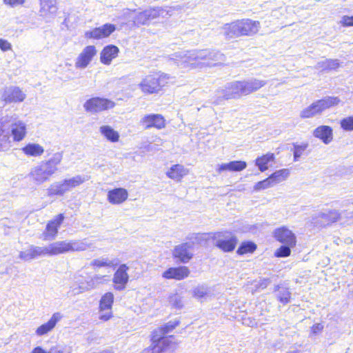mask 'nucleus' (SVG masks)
I'll use <instances>...</instances> for the list:
<instances>
[{
	"label": "nucleus",
	"mask_w": 353,
	"mask_h": 353,
	"mask_svg": "<svg viewBox=\"0 0 353 353\" xmlns=\"http://www.w3.org/2000/svg\"><path fill=\"white\" fill-rule=\"evenodd\" d=\"M172 59L180 68L189 70L215 66L224 61L225 57L219 52L203 49L177 52Z\"/></svg>",
	"instance_id": "obj_1"
},
{
	"label": "nucleus",
	"mask_w": 353,
	"mask_h": 353,
	"mask_svg": "<svg viewBox=\"0 0 353 353\" xmlns=\"http://www.w3.org/2000/svg\"><path fill=\"white\" fill-rule=\"evenodd\" d=\"M63 157L62 152H57L48 160L40 161L31 168L28 175L29 180L36 185H41L48 181L58 172Z\"/></svg>",
	"instance_id": "obj_2"
},
{
	"label": "nucleus",
	"mask_w": 353,
	"mask_h": 353,
	"mask_svg": "<svg viewBox=\"0 0 353 353\" xmlns=\"http://www.w3.org/2000/svg\"><path fill=\"white\" fill-rule=\"evenodd\" d=\"M261 28L260 22L250 19L236 20L225 23L222 27L223 33L228 38L239 37H251L256 34Z\"/></svg>",
	"instance_id": "obj_3"
},
{
	"label": "nucleus",
	"mask_w": 353,
	"mask_h": 353,
	"mask_svg": "<svg viewBox=\"0 0 353 353\" xmlns=\"http://www.w3.org/2000/svg\"><path fill=\"white\" fill-rule=\"evenodd\" d=\"M88 180V176L78 174L60 181L54 182L47 189V194L48 196H63L65 194L80 186Z\"/></svg>",
	"instance_id": "obj_4"
},
{
	"label": "nucleus",
	"mask_w": 353,
	"mask_h": 353,
	"mask_svg": "<svg viewBox=\"0 0 353 353\" xmlns=\"http://www.w3.org/2000/svg\"><path fill=\"white\" fill-rule=\"evenodd\" d=\"M169 79L170 77L168 74L155 72L145 76L139 84V87L144 93H157L168 83Z\"/></svg>",
	"instance_id": "obj_5"
},
{
	"label": "nucleus",
	"mask_w": 353,
	"mask_h": 353,
	"mask_svg": "<svg viewBox=\"0 0 353 353\" xmlns=\"http://www.w3.org/2000/svg\"><path fill=\"white\" fill-rule=\"evenodd\" d=\"M338 97H327L313 102L307 108L303 109L300 112V117L309 119L321 114L325 110L330 108L339 103Z\"/></svg>",
	"instance_id": "obj_6"
},
{
	"label": "nucleus",
	"mask_w": 353,
	"mask_h": 353,
	"mask_svg": "<svg viewBox=\"0 0 353 353\" xmlns=\"http://www.w3.org/2000/svg\"><path fill=\"white\" fill-rule=\"evenodd\" d=\"M164 12L161 8H152L142 12L136 13L135 10H125L123 16L126 19H132L135 26L148 25L150 21L159 18Z\"/></svg>",
	"instance_id": "obj_7"
},
{
	"label": "nucleus",
	"mask_w": 353,
	"mask_h": 353,
	"mask_svg": "<svg viewBox=\"0 0 353 353\" xmlns=\"http://www.w3.org/2000/svg\"><path fill=\"white\" fill-rule=\"evenodd\" d=\"M55 245V242L43 247L30 245L19 252V257L24 261H30L39 257L57 255Z\"/></svg>",
	"instance_id": "obj_8"
},
{
	"label": "nucleus",
	"mask_w": 353,
	"mask_h": 353,
	"mask_svg": "<svg viewBox=\"0 0 353 353\" xmlns=\"http://www.w3.org/2000/svg\"><path fill=\"white\" fill-rule=\"evenodd\" d=\"M55 244L57 255L67 252L85 251L94 248L93 243L88 239L56 241Z\"/></svg>",
	"instance_id": "obj_9"
},
{
	"label": "nucleus",
	"mask_w": 353,
	"mask_h": 353,
	"mask_svg": "<svg viewBox=\"0 0 353 353\" xmlns=\"http://www.w3.org/2000/svg\"><path fill=\"white\" fill-rule=\"evenodd\" d=\"M218 98L213 102L219 105L221 99L225 100L238 99L244 96L241 81H234L226 83L223 88L217 90Z\"/></svg>",
	"instance_id": "obj_10"
},
{
	"label": "nucleus",
	"mask_w": 353,
	"mask_h": 353,
	"mask_svg": "<svg viewBox=\"0 0 353 353\" xmlns=\"http://www.w3.org/2000/svg\"><path fill=\"white\" fill-rule=\"evenodd\" d=\"M212 239L214 241V245L224 252H232L238 242L236 236L228 230L213 233Z\"/></svg>",
	"instance_id": "obj_11"
},
{
	"label": "nucleus",
	"mask_w": 353,
	"mask_h": 353,
	"mask_svg": "<svg viewBox=\"0 0 353 353\" xmlns=\"http://www.w3.org/2000/svg\"><path fill=\"white\" fill-rule=\"evenodd\" d=\"M114 101L105 98L93 97L87 100L83 108L85 111L91 113H97L114 108Z\"/></svg>",
	"instance_id": "obj_12"
},
{
	"label": "nucleus",
	"mask_w": 353,
	"mask_h": 353,
	"mask_svg": "<svg viewBox=\"0 0 353 353\" xmlns=\"http://www.w3.org/2000/svg\"><path fill=\"white\" fill-rule=\"evenodd\" d=\"M97 54V50L94 46H85L75 59V68L80 70L85 69Z\"/></svg>",
	"instance_id": "obj_13"
},
{
	"label": "nucleus",
	"mask_w": 353,
	"mask_h": 353,
	"mask_svg": "<svg viewBox=\"0 0 353 353\" xmlns=\"http://www.w3.org/2000/svg\"><path fill=\"white\" fill-rule=\"evenodd\" d=\"M172 254L174 258L183 263H188L193 257L192 243H183L176 245L173 250Z\"/></svg>",
	"instance_id": "obj_14"
},
{
	"label": "nucleus",
	"mask_w": 353,
	"mask_h": 353,
	"mask_svg": "<svg viewBox=\"0 0 353 353\" xmlns=\"http://www.w3.org/2000/svg\"><path fill=\"white\" fill-rule=\"evenodd\" d=\"M26 97V94L17 86L6 88L1 95V99L7 103L22 102Z\"/></svg>",
	"instance_id": "obj_15"
},
{
	"label": "nucleus",
	"mask_w": 353,
	"mask_h": 353,
	"mask_svg": "<svg viewBox=\"0 0 353 353\" xmlns=\"http://www.w3.org/2000/svg\"><path fill=\"white\" fill-rule=\"evenodd\" d=\"M128 270L129 268L125 264H122L114 272L112 281L115 290L121 291L125 288L129 281Z\"/></svg>",
	"instance_id": "obj_16"
},
{
	"label": "nucleus",
	"mask_w": 353,
	"mask_h": 353,
	"mask_svg": "<svg viewBox=\"0 0 353 353\" xmlns=\"http://www.w3.org/2000/svg\"><path fill=\"white\" fill-rule=\"evenodd\" d=\"M64 220L63 214H59L54 216V218L50 221L46 227V230L43 234V240L50 241L56 238L58 230Z\"/></svg>",
	"instance_id": "obj_17"
},
{
	"label": "nucleus",
	"mask_w": 353,
	"mask_h": 353,
	"mask_svg": "<svg viewBox=\"0 0 353 353\" xmlns=\"http://www.w3.org/2000/svg\"><path fill=\"white\" fill-rule=\"evenodd\" d=\"M152 344L144 349L141 353H161L170 344V340L168 337H163L155 334L152 335Z\"/></svg>",
	"instance_id": "obj_18"
},
{
	"label": "nucleus",
	"mask_w": 353,
	"mask_h": 353,
	"mask_svg": "<svg viewBox=\"0 0 353 353\" xmlns=\"http://www.w3.org/2000/svg\"><path fill=\"white\" fill-rule=\"evenodd\" d=\"M115 26L110 23H105L103 26L95 28L85 32L86 39H101L109 37L114 30Z\"/></svg>",
	"instance_id": "obj_19"
},
{
	"label": "nucleus",
	"mask_w": 353,
	"mask_h": 353,
	"mask_svg": "<svg viewBox=\"0 0 353 353\" xmlns=\"http://www.w3.org/2000/svg\"><path fill=\"white\" fill-rule=\"evenodd\" d=\"M105 281V276L94 275L86 280L85 282H83L77 278L76 282L79 285V292H83L98 288L100 285L103 284Z\"/></svg>",
	"instance_id": "obj_20"
},
{
	"label": "nucleus",
	"mask_w": 353,
	"mask_h": 353,
	"mask_svg": "<svg viewBox=\"0 0 353 353\" xmlns=\"http://www.w3.org/2000/svg\"><path fill=\"white\" fill-rule=\"evenodd\" d=\"M140 123L145 126V129L155 128L162 129L165 126L164 117L159 114H147L142 117Z\"/></svg>",
	"instance_id": "obj_21"
},
{
	"label": "nucleus",
	"mask_w": 353,
	"mask_h": 353,
	"mask_svg": "<svg viewBox=\"0 0 353 353\" xmlns=\"http://www.w3.org/2000/svg\"><path fill=\"white\" fill-rule=\"evenodd\" d=\"M274 234L275 239L279 242L290 246H295L296 236L288 228L285 227L277 228L274 230Z\"/></svg>",
	"instance_id": "obj_22"
},
{
	"label": "nucleus",
	"mask_w": 353,
	"mask_h": 353,
	"mask_svg": "<svg viewBox=\"0 0 353 353\" xmlns=\"http://www.w3.org/2000/svg\"><path fill=\"white\" fill-rule=\"evenodd\" d=\"M128 192L123 188H117L108 192L107 200L112 205H120L127 201Z\"/></svg>",
	"instance_id": "obj_23"
},
{
	"label": "nucleus",
	"mask_w": 353,
	"mask_h": 353,
	"mask_svg": "<svg viewBox=\"0 0 353 353\" xmlns=\"http://www.w3.org/2000/svg\"><path fill=\"white\" fill-rule=\"evenodd\" d=\"M63 316L60 312L54 313L48 322L38 327L35 330L37 336H42L52 332L57 323L62 319Z\"/></svg>",
	"instance_id": "obj_24"
},
{
	"label": "nucleus",
	"mask_w": 353,
	"mask_h": 353,
	"mask_svg": "<svg viewBox=\"0 0 353 353\" xmlns=\"http://www.w3.org/2000/svg\"><path fill=\"white\" fill-rule=\"evenodd\" d=\"M190 274V270L186 266L177 268H170L162 274L163 278L165 279L182 280L187 278Z\"/></svg>",
	"instance_id": "obj_25"
},
{
	"label": "nucleus",
	"mask_w": 353,
	"mask_h": 353,
	"mask_svg": "<svg viewBox=\"0 0 353 353\" xmlns=\"http://www.w3.org/2000/svg\"><path fill=\"white\" fill-rule=\"evenodd\" d=\"M40 14L46 18L47 21L54 17L57 11V2L55 0H40Z\"/></svg>",
	"instance_id": "obj_26"
},
{
	"label": "nucleus",
	"mask_w": 353,
	"mask_h": 353,
	"mask_svg": "<svg viewBox=\"0 0 353 353\" xmlns=\"http://www.w3.org/2000/svg\"><path fill=\"white\" fill-rule=\"evenodd\" d=\"M244 96L259 90L266 84V81L254 78L241 81Z\"/></svg>",
	"instance_id": "obj_27"
},
{
	"label": "nucleus",
	"mask_w": 353,
	"mask_h": 353,
	"mask_svg": "<svg viewBox=\"0 0 353 353\" xmlns=\"http://www.w3.org/2000/svg\"><path fill=\"white\" fill-rule=\"evenodd\" d=\"M119 52V48L114 45H108L103 48L100 53V61L103 64L110 65Z\"/></svg>",
	"instance_id": "obj_28"
},
{
	"label": "nucleus",
	"mask_w": 353,
	"mask_h": 353,
	"mask_svg": "<svg viewBox=\"0 0 353 353\" xmlns=\"http://www.w3.org/2000/svg\"><path fill=\"white\" fill-rule=\"evenodd\" d=\"M247 167L245 161H232L226 163H221L217 165L216 172L219 174L222 173L225 171L229 172H239Z\"/></svg>",
	"instance_id": "obj_29"
},
{
	"label": "nucleus",
	"mask_w": 353,
	"mask_h": 353,
	"mask_svg": "<svg viewBox=\"0 0 353 353\" xmlns=\"http://www.w3.org/2000/svg\"><path fill=\"white\" fill-rule=\"evenodd\" d=\"M8 117H2L0 119V143L7 149L10 147V132L8 130L10 126Z\"/></svg>",
	"instance_id": "obj_30"
},
{
	"label": "nucleus",
	"mask_w": 353,
	"mask_h": 353,
	"mask_svg": "<svg viewBox=\"0 0 353 353\" xmlns=\"http://www.w3.org/2000/svg\"><path fill=\"white\" fill-rule=\"evenodd\" d=\"M11 132L15 141H21L26 134V125L24 122L17 120L11 125Z\"/></svg>",
	"instance_id": "obj_31"
},
{
	"label": "nucleus",
	"mask_w": 353,
	"mask_h": 353,
	"mask_svg": "<svg viewBox=\"0 0 353 353\" xmlns=\"http://www.w3.org/2000/svg\"><path fill=\"white\" fill-rule=\"evenodd\" d=\"M313 134L325 144L330 143L332 140V129L327 125H321L316 128Z\"/></svg>",
	"instance_id": "obj_32"
},
{
	"label": "nucleus",
	"mask_w": 353,
	"mask_h": 353,
	"mask_svg": "<svg viewBox=\"0 0 353 353\" xmlns=\"http://www.w3.org/2000/svg\"><path fill=\"white\" fill-rule=\"evenodd\" d=\"M188 174V170L179 164L173 165L166 172L168 177L176 181H180Z\"/></svg>",
	"instance_id": "obj_33"
},
{
	"label": "nucleus",
	"mask_w": 353,
	"mask_h": 353,
	"mask_svg": "<svg viewBox=\"0 0 353 353\" xmlns=\"http://www.w3.org/2000/svg\"><path fill=\"white\" fill-rule=\"evenodd\" d=\"M24 154L28 157H39L44 153V148L42 145L36 143H30L21 148Z\"/></svg>",
	"instance_id": "obj_34"
},
{
	"label": "nucleus",
	"mask_w": 353,
	"mask_h": 353,
	"mask_svg": "<svg viewBox=\"0 0 353 353\" xmlns=\"http://www.w3.org/2000/svg\"><path fill=\"white\" fill-rule=\"evenodd\" d=\"M340 66V63L338 59H324L319 61L315 68L317 70H321L322 71H330L336 70Z\"/></svg>",
	"instance_id": "obj_35"
},
{
	"label": "nucleus",
	"mask_w": 353,
	"mask_h": 353,
	"mask_svg": "<svg viewBox=\"0 0 353 353\" xmlns=\"http://www.w3.org/2000/svg\"><path fill=\"white\" fill-rule=\"evenodd\" d=\"M101 134L111 142H117L119 139V134L110 125H102L99 128Z\"/></svg>",
	"instance_id": "obj_36"
},
{
	"label": "nucleus",
	"mask_w": 353,
	"mask_h": 353,
	"mask_svg": "<svg viewBox=\"0 0 353 353\" xmlns=\"http://www.w3.org/2000/svg\"><path fill=\"white\" fill-rule=\"evenodd\" d=\"M274 158L275 157L273 153L268 152L261 157H258L255 160V164L261 172H264L268 170V163L270 161H273Z\"/></svg>",
	"instance_id": "obj_37"
},
{
	"label": "nucleus",
	"mask_w": 353,
	"mask_h": 353,
	"mask_svg": "<svg viewBox=\"0 0 353 353\" xmlns=\"http://www.w3.org/2000/svg\"><path fill=\"white\" fill-rule=\"evenodd\" d=\"M212 234L213 233L192 234L188 237V239L190 241L189 243H192V247L195 244L205 245L210 239H212Z\"/></svg>",
	"instance_id": "obj_38"
},
{
	"label": "nucleus",
	"mask_w": 353,
	"mask_h": 353,
	"mask_svg": "<svg viewBox=\"0 0 353 353\" xmlns=\"http://www.w3.org/2000/svg\"><path fill=\"white\" fill-rule=\"evenodd\" d=\"M179 324V321H170L164 325L153 331L152 335L155 334L165 337L164 335L174 330Z\"/></svg>",
	"instance_id": "obj_39"
},
{
	"label": "nucleus",
	"mask_w": 353,
	"mask_h": 353,
	"mask_svg": "<svg viewBox=\"0 0 353 353\" xmlns=\"http://www.w3.org/2000/svg\"><path fill=\"white\" fill-rule=\"evenodd\" d=\"M274 290L278 291L276 297L281 303L287 304L290 302L291 293L288 288L276 285Z\"/></svg>",
	"instance_id": "obj_40"
},
{
	"label": "nucleus",
	"mask_w": 353,
	"mask_h": 353,
	"mask_svg": "<svg viewBox=\"0 0 353 353\" xmlns=\"http://www.w3.org/2000/svg\"><path fill=\"white\" fill-rule=\"evenodd\" d=\"M114 302V294L112 292H106L102 296L99 301L100 310H112Z\"/></svg>",
	"instance_id": "obj_41"
},
{
	"label": "nucleus",
	"mask_w": 353,
	"mask_h": 353,
	"mask_svg": "<svg viewBox=\"0 0 353 353\" xmlns=\"http://www.w3.org/2000/svg\"><path fill=\"white\" fill-rule=\"evenodd\" d=\"M289 175L290 171L288 169H281L274 172L270 176L274 185H276L286 180Z\"/></svg>",
	"instance_id": "obj_42"
},
{
	"label": "nucleus",
	"mask_w": 353,
	"mask_h": 353,
	"mask_svg": "<svg viewBox=\"0 0 353 353\" xmlns=\"http://www.w3.org/2000/svg\"><path fill=\"white\" fill-rule=\"evenodd\" d=\"M256 249V245L251 241L243 242L236 252L238 254H244L246 253H252Z\"/></svg>",
	"instance_id": "obj_43"
},
{
	"label": "nucleus",
	"mask_w": 353,
	"mask_h": 353,
	"mask_svg": "<svg viewBox=\"0 0 353 353\" xmlns=\"http://www.w3.org/2000/svg\"><path fill=\"white\" fill-rule=\"evenodd\" d=\"M294 161H297L299 158L304 154L308 147V143H303L301 144L294 143Z\"/></svg>",
	"instance_id": "obj_44"
},
{
	"label": "nucleus",
	"mask_w": 353,
	"mask_h": 353,
	"mask_svg": "<svg viewBox=\"0 0 353 353\" xmlns=\"http://www.w3.org/2000/svg\"><path fill=\"white\" fill-rule=\"evenodd\" d=\"M193 296L196 299L205 298L209 294V289L205 285H199L192 290Z\"/></svg>",
	"instance_id": "obj_45"
},
{
	"label": "nucleus",
	"mask_w": 353,
	"mask_h": 353,
	"mask_svg": "<svg viewBox=\"0 0 353 353\" xmlns=\"http://www.w3.org/2000/svg\"><path fill=\"white\" fill-rule=\"evenodd\" d=\"M274 183L270 178V176L268 177L265 180L259 181L256 183L254 187V190L255 191H259L261 190H265L269 188L270 187L274 186Z\"/></svg>",
	"instance_id": "obj_46"
},
{
	"label": "nucleus",
	"mask_w": 353,
	"mask_h": 353,
	"mask_svg": "<svg viewBox=\"0 0 353 353\" xmlns=\"http://www.w3.org/2000/svg\"><path fill=\"white\" fill-rule=\"evenodd\" d=\"M170 304L175 308L181 309L183 307L181 296L178 294H173L169 296Z\"/></svg>",
	"instance_id": "obj_47"
},
{
	"label": "nucleus",
	"mask_w": 353,
	"mask_h": 353,
	"mask_svg": "<svg viewBox=\"0 0 353 353\" xmlns=\"http://www.w3.org/2000/svg\"><path fill=\"white\" fill-rule=\"evenodd\" d=\"M294 246H290L289 245L285 244L281 246L275 252V255L277 257H286L290 255L291 248Z\"/></svg>",
	"instance_id": "obj_48"
},
{
	"label": "nucleus",
	"mask_w": 353,
	"mask_h": 353,
	"mask_svg": "<svg viewBox=\"0 0 353 353\" xmlns=\"http://www.w3.org/2000/svg\"><path fill=\"white\" fill-rule=\"evenodd\" d=\"M341 127L345 131L353 130V117H348L341 121Z\"/></svg>",
	"instance_id": "obj_49"
},
{
	"label": "nucleus",
	"mask_w": 353,
	"mask_h": 353,
	"mask_svg": "<svg viewBox=\"0 0 353 353\" xmlns=\"http://www.w3.org/2000/svg\"><path fill=\"white\" fill-rule=\"evenodd\" d=\"M322 217L327 219L328 221L331 222L336 221L340 217V213L336 210H333L329 211L327 213H323Z\"/></svg>",
	"instance_id": "obj_50"
},
{
	"label": "nucleus",
	"mask_w": 353,
	"mask_h": 353,
	"mask_svg": "<svg viewBox=\"0 0 353 353\" xmlns=\"http://www.w3.org/2000/svg\"><path fill=\"white\" fill-rule=\"evenodd\" d=\"M112 263L105 259H94L92 261L91 265L97 267H105L112 265Z\"/></svg>",
	"instance_id": "obj_51"
},
{
	"label": "nucleus",
	"mask_w": 353,
	"mask_h": 353,
	"mask_svg": "<svg viewBox=\"0 0 353 353\" xmlns=\"http://www.w3.org/2000/svg\"><path fill=\"white\" fill-rule=\"evenodd\" d=\"M26 0H3V3L11 8H16L18 6H23Z\"/></svg>",
	"instance_id": "obj_52"
},
{
	"label": "nucleus",
	"mask_w": 353,
	"mask_h": 353,
	"mask_svg": "<svg viewBox=\"0 0 353 353\" xmlns=\"http://www.w3.org/2000/svg\"><path fill=\"white\" fill-rule=\"evenodd\" d=\"M112 316V310H100L99 319L103 321H108Z\"/></svg>",
	"instance_id": "obj_53"
},
{
	"label": "nucleus",
	"mask_w": 353,
	"mask_h": 353,
	"mask_svg": "<svg viewBox=\"0 0 353 353\" xmlns=\"http://www.w3.org/2000/svg\"><path fill=\"white\" fill-rule=\"evenodd\" d=\"M0 49L3 52L10 50L12 49V45L8 41L0 39Z\"/></svg>",
	"instance_id": "obj_54"
},
{
	"label": "nucleus",
	"mask_w": 353,
	"mask_h": 353,
	"mask_svg": "<svg viewBox=\"0 0 353 353\" xmlns=\"http://www.w3.org/2000/svg\"><path fill=\"white\" fill-rule=\"evenodd\" d=\"M341 23L344 26H353V16H343L341 20Z\"/></svg>",
	"instance_id": "obj_55"
},
{
	"label": "nucleus",
	"mask_w": 353,
	"mask_h": 353,
	"mask_svg": "<svg viewBox=\"0 0 353 353\" xmlns=\"http://www.w3.org/2000/svg\"><path fill=\"white\" fill-rule=\"evenodd\" d=\"M271 283L270 279H261L255 285L257 288L265 289Z\"/></svg>",
	"instance_id": "obj_56"
},
{
	"label": "nucleus",
	"mask_w": 353,
	"mask_h": 353,
	"mask_svg": "<svg viewBox=\"0 0 353 353\" xmlns=\"http://www.w3.org/2000/svg\"><path fill=\"white\" fill-rule=\"evenodd\" d=\"M323 329V325L321 323H316L312 327V332L314 334H317L321 332Z\"/></svg>",
	"instance_id": "obj_57"
},
{
	"label": "nucleus",
	"mask_w": 353,
	"mask_h": 353,
	"mask_svg": "<svg viewBox=\"0 0 353 353\" xmlns=\"http://www.w3.org/2000/svg\"><path fill=\"white\" fill-rule=\"evenodd\" d=\"M47 353H63V350L59 348L58 346L52 347Z\"/></svg>",
	"instance_id": "obj_58"
},
{
	"label": "nucleus",
	"mask_w": 353,
	"mask_h": 353,
	"mask_svg": "<svg viewBox=\"0 0 353 353\" xmlns=\"http://www.w3.org/2000/svg\"><path fill=\"white\" fill-rule=\"evenodd\" d=\"M31 353H47V351H46L41 347L37 346L32 350Z\"/></svg>",
	"instance_id": "obj_59"
},
{
	"label": "nucleus",
	"mask_w": 353,
	"mask_h": 353,
	"mask_svg": "<svg viewBox=\"0 0 353 353\" xmlns=\"http://www.w3.org/2000/svg\"><path fill=\"white\" fill-rule=\"evenodd\" d=\"M4 150H6V149L3 146V143H0V151Z\"/></svg>",
	"instance_id": "obj_60"
},
{
	"label": "nucleus",
	"mask_w": 353,
	"mask_h": 353,
	"mask_svg": "<svg viewBox=\"0 0 353 353\" xmlns=\"http://www.w3.org/2000/svg\"><path fill=\"white\" fill-rule=\"evenodd\" d=\"M350 203L353 204V199L350 200Z\"/></svg>",
	"instance_id": "obj_61"
}]
</instances>
